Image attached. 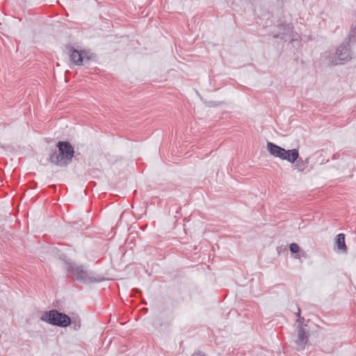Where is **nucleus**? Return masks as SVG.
Here are the masks:
<instances>
[{"label": "nucleus", "instance_id": "1", "mask_svg": "<svg viewBox=\"0 0 356 356\" xmlns=\"http://www.w3.org/2000/svg\"><path fill=\"white\" fill-rule=\"evenodd\" d=\"M56 147L58 149H51L49 153V161L59 167L67 166L74 156V147L68 141H59Z\"/></svg>", "mask_w": 356, "mask_h": 356}, {"label": "nucleus", "instance_id": "2", "mask_svg": "<svg viewBox=\"0 0 356 356\" xmlns=\"http://www.w3.org/2000/svg\"><path fill=\"white\" fill-rule=\"evenodd\" d=\"M65 262V269L71 272L74 278L83 283L99 282L102 281L100 278L94 277L92 272L87 270L81 265H78L70 261L64 259Z\"/></svg>", "mask_w": 356, "mask_h": 356}, {"label": "nucleus", "instance_id": "3", "mask_svg": "<svg viewBox=\"0 0 356 356\" xmlns=\"http://www.w3.org/2000/svg\"><path fill=\"white\" fill-rule=\"evenodd\" d=\"M40 319L49 324L61 327H65L71 324L70 316L56 309L44 312L41 316Z\"/></svg>", "mask_w": 356, "mask_h": 356}, {"label": "nucleus", "instance_id": "4", "mask_svg": "<svg viewBox=\"0 0 356 356\" xmlns=\"http://www.w3.org/2000/svg\"><path fill=\"white\" fill-rule=\"evenodd\" d=\"M349 41L350 38L348 39V41L343 42L337 47L335 55L329 59L330 63L339 65L342 63L343 61H348L351 60L352 56L350 54Z\"/></svg>", "mask_w": 356, "mask_h": 356}, {"label": "nucleus", "instance_id": "5", "mask_svg": "<svg viewBox=\"0 0 356 356\" xmlns=\"http://www.w3.org/2000/svg\"><path fill=\"white\" fill-rule=\"evenodd\" d=\"M298 317L297 323H298V330L297 339L294 341L296 346V350H302L305 348L306 345L309 342V334L305 330L307 325L303 324L302 319L300 317V309L298 308V312L297 313Z\"/></svg>", "mask_w": 356, "mask_h": 356}, {"label": "nucleus", "instance_id": "6", "mask_svg": "<svg viewBox=\"0 0 356 356\" xmlns=\"http://www.w3.org/2000/svg\"><path fill=\"white\" fill-rule=\"evenodd\" d=\"M70 59L75 65L81 66L88 63L90 57L85 51H78L71 48Z\"/></svg>", "mask_w": 356, "mask_h": 356}, {"label": "nucleus", "instance_id": "7", "mask_svg": "<svg viewBox=\"0 0 356 356\" xmlns=\"http://www.w3.org/2000/svg\"><path fill=\"white\" fill-rule=\"evenodd\" d=\"M266 147L269 153L275 157L282 159L284 153L285 154V149L274 144L271 142H268Z\"/></svg>", "mask_w": 356, "mask_h": 356}, {"label": "nucleus", "instance_id": "8", "mask_svg": "<svg viewBox=\"0 0 356 356\" xmlns=\"http://www.w3.org/2000/svg\"><path fill=\"white\" fill-rule=\"evenodd\" d=\"M299 152L297 149H285V154L282 156V160H286L291 163H294L298 159Z\"/></svg>", "mask_w": 356, "mask_h": 356}, {"label": "nucleus", "instance_id": "9", "mask_svg": "<svg viewBox=\"0 0 356 356\" xmlns=\"http://www.w3.org/2000/svg\"><path fill=\"white\" fill-rule=\"evenodd\" d=\"M309 162V158L302 159L298 156V159L294 163L293 169L298 172H303L308 167Z\"/></svg>", "mask_w": 356, "mask_h": 356}, {"label": "nucleus", "instance_id": "10", "mask_svg": "<svg viewBox=\"0 0 356 356\" xmlns=\"http://www.w3.org/2000/svg\"><path fill=\"white\" fill-rule=\"evenodd\" d=\"M336 245L339 250L346 251V245L345 243V235L343 234H339L337 236Z\"/></svg>", "mask_w": 356, "mask_h": 356}, {"label": "nucleus", "instance_id": "11", "mask_svg": "<svg viewBox=\"0 0 356 356\" xmlns=\"http://www.w3.org/2000/svg\"><path fill=\"white\" fill-rule=\"evenodd\" d=\"M281 38H282V39H284V40H286V41L287 40H289V38L291 39V41H295V40H298V34H297V33H296V35H293V34L291 37H290V36H289V37L288 38V37H287V35H286V33H281Z\"/></svg>", "mask_w": 356, "mask_h": 356}, {"label": "nucleus", "instance_id": "12", "mask_svg": "<svg viewBox=\"0 0 356 356\" xmlns=\"http://www.w3.org/2000/svg\"><path fill=\"white\" fill-rule=\"evenodd\" d=\"M71 324L72 325L74 330H78L81 327V321L79 319L73 318L71 320Z\"/></svg>", "mask_w": 356, "mask_h": 356}, {"label": "nucleus", "instance_id": "13", "mask_svg": "<svg viewBox=\"0 0 356 356\" xmlns=\"http://www.w3.org/2000/svg\"><path fill=\"white\" fill-rule=\"evenodd\" d=\"M290 250L293 253H298L300 251V247L297 243H293L290 245Z\"/></svg>", "mask_w": 356, "mask_h": 356}, {"label": "nucleus", "instance_id": "14", "mask_svg": "<svg viewBox=\"0 0 356 356\" xmlns=\"http://www.w3.org/2000/svg\"><path fill=\"white\" fill-rule=\"evenodd\" d=\"M220 104H221V102H215L213 101H210L207 103V105L209 107L217 106H219Z\"/></svg>", "mask_w": 356, "mask_h": 356}, {"label": "nucleus", "instance_id": "15", "mask_svg": "<svg viewBox=\"0 0 356 356\" xmlns=\"http://www.w3.org/2000/svg\"><path fill=\"white\" fill-rule=\"evenodd\" d=\"M284 30H286L288 32H292L293 26L291 24H288L286 26H284Z\"/></svg>", "mask_w": 356, "mask_h": 356}, {"label": "nucleus", "instance_id": "16", "mask_svg": "<svg viewBox=\"0 0 356 356\" xmlns=\"http://www.w3.org/2000/svg\"><path fill=\"white\" fill-rule=\"evenodd\" d=\"M191 356H206L205 354L202 351L195 352Z\"/></svg>", "mask_w": 356, "mask_h": 356}, {"label": "nucleus", "instance_id": "17", "mask_svg": "<svg viewBox=\"0 0 356 356\" xmlns=\"http://www.w3.org/2000/svg\"><path fill=\"white\" fill-rule=\"evenodd\" d=\"M353 31H354L355 34H356V24H355V26Z\"/></svg>", "mask_w": 356, "mask_h": 356}, {"label": "nucleus", "instance_id": "18", "mask_svg": "<svg viewBox=\"0 0 356 356\" xmlns=\"http://www.w3.org/2000/svg\"><path fill=\"white\" fill-rule=\"evenodd\" d=\"M280 35H275L274 37L275 38H279Z\"/></svg>", "mask_w": 356, "mask_h": 356}, {"label": "nucleus", "instance_id": "19", "mask_svg": "<svg viewBox=\"0 0 356 356\" xmlns=\"http://www.w3.org/2000/svg\"><path fill=\"white\" fill-rule=\"evenodd\" d=\"M136 292H140V289H136Z\"/></svg>", "mask_w": 356, "mask_h": 356}]
</instances>
